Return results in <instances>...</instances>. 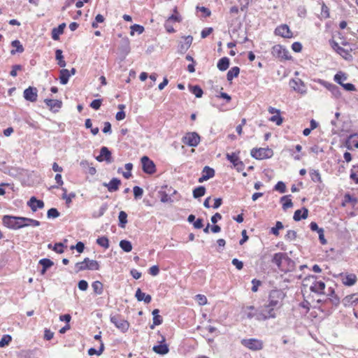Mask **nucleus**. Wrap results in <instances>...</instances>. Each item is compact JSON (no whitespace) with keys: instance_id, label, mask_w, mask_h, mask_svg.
<instances>
[{"instance_id":"obj_1","label":"nucleus","mask_w":358,"mask_h":358,"mask_svg":"<svg viewBox=\"0 0 358 358\" xmlns=\"http://www.w3.org/2000/svg\"><path fill=\"white\" fill-rule=\"evenodd\" d=\"M2 222L5 227L13 230L29 226V223H26V217H24L4 215L2 217Z\"/></svg>"},{"instance_id":"obj_50","label":"nucleus","mask_w":358,"mask_h":358,"mask_svg":"<svg viewBox=\"0 0 358 358\" xmlns=\"http://www.w3.org/2000/svg\"><path fill=\"white\" fill-rule=\"evenodd\" d=\"M143 31L144 27L143 26L135 24L131 27L130 34L133 36L134 35L135 32H137L138 34H141L143 32Z\"/></svg>"},{"instance_id":"obj_64","label":"nucleus","mask_w":358,"mask_h":358,"mask_svg":"<svg viewBox=\"0 0 358 358\" xmlns=\"http://www.w3.org/2000/svg\"><path fill=\"white\" fill-rule=\"evenodd\" d=\"M64 244L62 243H57L53 247V250L57 253L62 254L64 252Z\"/></svg>"},{"instance_id":"obj_59","label":"nucleus","mask_w":358,"mask_h":358,"mask_svg":"<svg viewBox=\"0 0 358 358\" xmlns=\"http://www.w3.org/2000/svg\"><path fill=\"white\" fill-rule=\"evenodd\" d=\"M269 120L275 122L277 125H280L282 123V118L279 114L274 115L269 118Z\"/></svg>"},{"instance_id":"obj_43","label":"nucleus","mask_w":358,"mask_h":358,"mask_svg":"<svg viewBox=\"0 0 358 358\" xmlns=\"http://www.w3.org/2000/svg\"><path fill=\"white\" fill-rule=\"evenodd\" d=\"M334 80L336 83L341 85L343 83V81L347 80V76L345 73L339 71L334 76Z\"/></svg>"},{"instance_id":"obj_46","label":"nucleus","mask_w":358,"mask_h":358,"mask_svg":"<svg viewBox=\"0 0 358 358\" xmlns=\"http://www.w3.org/2000/svg\"><path fill=\"white\" fill-rule=\"evenodd\" d=\"M96 243L106 249L109 248V241L106 236L98 238L96 239Z\"/></svg>"},{"instance_id":"obj_56","label":"nucleus","mask_w":358,"mask_h":358,"mask_svg":"<svg viewBox=\"0 0 358 358\" xmlns=\"http://www.w3.org/2000/svg\"><path fill=\"white\" fill-rule=\"evenodd\" d=\"M321 15L325 19L329 17V9L324 2L322 3Z\"/></svg>"},{"instance_id":"obj_34","label":"nucleus","mask_w":358,"mask_h":358,"mask_svg":"<svg viewBox=\"0 0 358 358\" xmlns=\"http://www.w3.org/2000/svg\"><path fill=\"white\" fill-rule=\"evenodd\" d=\"M290 195L283 196L280 199V201L282 203V209L286 210L287 208H292L293 206V203L292 200L289 199Z\"/></svg>"},{"instance_id":"obj_44","label":"nucleus","mask_w":358,"mask_h":358,"mask_svg":"<svg viewBox=\"0 0 358 358\" xmlns=\"http://www.w3.org/2000/svg\"><path fill=\"white\" fill-rule=\"evenodd\" d=\"M62 189L64 192L62 199H65L67 204L70 203L72 201V199L76 197V194L74 192H71L70 194H67V190L66 188L62 187Z\"/></svg>"},{"instance_id":"obj_45","label":"nucleus","mask_w":358,"mask_h":358,"mask_svg":"<svg viewBox=\"0 0 358 358\" xmlns=\"http://www.w3.org/2000/svg\"><path fill=\"white\" fill-rule=\"evenodd\" d=\"M104 350L103 343L101 342V345L99 350H96L95 348H91L88 350V355L90 356L96 355L98 356L101 355Z\"/></svg>"},{"instance_id":"obj_2","label":"nucleus","mask_w":358,"mask_h":358,"mask_svg":"<svg viewBox=\"0 0 358 358\" xmlns=\"http://www.w3.org/2000/svg\"><path fill=\"white\" fill-rule=\"evenodd\" d=\"M285 294L280 289H273L269 292L267 304L278 310L282 306Z\"/></svg>"},{"instance_id":"obj_55","label":"nucleus","mask_w":358,"mask_h":358,"mask_svg":"<svg viewBox=\"0 0 358 358\" xmlns=\"http://www.w3.org/2000/svg\"><path fill=\"white\" fill-rule=\"evenodd\" d=\"M59 216V213L57 209L52 208L48 210L47 217L48 218H57Z\"/></svg>"},{"instance_id":"obj_61","label":"nucleus","mask_w":358,"mask_h":358,"mask_svg":"<svg viewBox=\"0 0 358 358\" xmlns=\"http://www.w3.org/2000/svg\"><path fill=\"white\" fill-rule=\"evenodd\" d=\"M101 99H94L90 103V107L94 110H99L101 106Z\"/></svg>"},{"instance_id":"obj_36","label":"nucleus","mask_w":358,"mask_h":358,"mask_svg":"<svg viewBox=\"0 0 358 358\" xmlns=\"http://www.w3.org/2000/svg\"><path fill=\"white\" fill-rule=\"evenodd\" d=\"M189 91L195 95L196 98H201L203 96V90L199 85H189Z\"/></svg>"},{"instance_id":"obj_62","label":"nucleus","mask_w":358,"mask_h":358,"mask_svg":"<svg viewBox=\"0 0 358 358\" xmlns=\"http://www.w3.org/2000/svg\"><path fill=\"white\" fill-rule=\"evenodd\" d=\"M85 248V245L83 242H78L76 245L71 246V250L76 249L79 253L83 252Z\"/></svg>"},{"instance_id":"obj_7","label":"nucleus","mask_w":358,"mask_h":358,"mask_svg":"<svg viewBox=\"0 0 358 358\" xmlns=\"http://www.w3.org/2000/svg\"><path fill=\"white\" fill-rule=\"evenodd\" d=\"M313 281L310 286V290L318 294H324L325 283L322 281H317L314 276L310 277L308 279H306L304 282Z\"/></svg>"},{"instance_id":"obj_48","label":"nucleus","mask_w":358,"mask_h":358,"mask_svg":"<svg viewBox=\"0 0 358 358\" xmlns=\"http://www.w3.org/2000/svg\"><path fill=\"white\" fill-rule=\"evenodd\" d=\"M202 173L204 176H206L208 178V180L215 176L214 169L208 166H206L203 168Z\"/></svg>"},{"instance_id":"obj_20","label":"nucleus","mask_w":358,"mask_h":358,"mask_svg":"<svg viewBox=\"0 0 358 358\" xmlns=\"http://www.w3.org/2000/svg\"><path fill=\"white\" fill-rule=\"evenodd\" d=\"M27 205L32 211L36 212L37 209H41L44 207V202L42 200L37 199L35 196H32L27 202Z\"/></svg>"},{"instance_id":"obj_47","label":"nucleus","mask_w":358,"mask_h":358,"mask_svg":"<svg viewBox=\"0 0 358 358\" xmlns=\"http://www.w3.org/2000/svg\"><path fill=\"white\" fill-rule=\"evenodd\" d=\"M346 203H353L355 205L357 203V199L348 193L344 196V200L342 203V206H345Z\"/></svg>"},{"instance_id":"obj_4","label":"nucleus","mask_w":358,"mask_h":358,"mask_svg":"<svg viewBox=\"0 0 358 358\" xmlns=\"http://www.w3.org/2000/svg\"><path fill=\"white\" fill-rule=\"evenodd\" d=\"M250 155L259 160L268 159L273 156V150L268 148H253L250 151Z\"/></svg>"},{"instance_id":"obj_63","label":"nucleus","mask_w":358,"mask_h":358,"mask_svg":"<svg viewBox=\"0 0 358 358\" xmlns=\"http://www.w3.org/2000/svg\"><path fill=\"white\" fill-rule=\"evenodd\" d=\"M22 69V66L20 64H15L12 66V70L10 72V75L13 77L17 76V71H21Z\"/></svg>"},{"instance_id":"obj_49","label":"nucleus","mask_w":358,"mask_h":358,"mask_svg":"<svg viewBox=\"0 0 358 358\" xmlns=\"http://www.w3.org/2000/svg\"><path fill=\"white\" fill-rule=\"evenodd\" d=\"M11 341L12 337L10 335H3L0 340V348H3L6 345H8L11 342Z\"/></svg>"},{"instance_id":"obj_27","label":"nucleus","mask_w":358,"mask_h":358,"mask_svg":"<svg viewBox=\"0 0 358 358\" xmlns=\"http://www.w3.org/2000/svg\"><path fill=\"white\" fill-rule=\"evenodd\" d=\"M66 27V24L62 23L57 27L52 29V38L53 40L57 41L59 39V35L63 34L64 29Z\"/></svg>"},{"instance_id":"obj_10","label":"nucleus","mask_w":358,"mask_h":358,"mask_svg":"<svg viewBox=\"0 0 358 358\" xmlns=\"http://www.w3.org/2000/svg\"><path fill=\"white\" fill-rule=\"evenodd\" d=\"M271 54L273 57L280 59H289V51L280 45H275L273 47Z\"/></svg>"},{"instance_id":"obj_8","label":"nucleus","mask_w":358,"mask_h":358,"mask_svg":"<svg viewBox=\"0 0 358 358\" xmlns=\"http://www.w3.org/2000/svg\"><path fill=\"white\" fill-rule=\"evenodd\" d=\"M241 344L245 348L254 351L260 350L263 348V342L257 338L243 339Z\"/></svg>"},{"instance_id":"obj_28","label":"nucleus","mask_w":358,"mask_h":358,"mask_svg":"<svg viewBox=\"0 0 358 358\" xmlns=\"http://www.w3.org/2000/svg\"><path fill=\"white\" fill-rule=\"evenodd\" d=\"M71 76L70 72L66 69H62L59 71V80L62 85H66L68 83L69 77Z\"/></svg>"},{"instance_id":"obj_31","label":"nucleus","mask_w":358,"mask_h":358,"mask_svg":"<svg viewBox=\"0 0 358 358\" xmlns=\"http://www.w3.org/2000/svg\"><path fill=\"white\" fill-rule=\"evenodd\" d=\"M84 263L87 264V270L97 271L99 269V264L96 260L90 259L87 257L84 259Z\"/></svg>"},{"instance_id":"obj_53","label":"nucleus","mask_w":358,"mask_h":358,"mask_svg":"<svg viewBox=\"0 0 358 358\" xmlns=\"http://www.w3.org/2000/svg\"><path fill=\"white\" fill-rule=\"evenodd\" d=\"M39 264H41L45 269H48L50 268L54 264V263L50 259L44 258L39 261Z\"/></svg>"},{"instance_id":"obj_14","label":"nucleus","mask_w":358,"mask_h":358,"mask_svg":"<svg viewBox=\"0 0 358 358\" xmlns=\"http://www.w3.org/2000/svg\"><path fill=\"white\" fill-rule=\"evenodd\" d=\"M291 262L292 259L287 256L286 253L278 252L274 254L272 258V263L275 264L278 268H281L282 262Z\"/></svg>"},{"instance_id":"obj_19","label":"nucleus","mask_w":358,"mask_h":358,"mask_svg":"<svg viewBox=\"0 0 358 358\" xmlns=\"http://www.w3.org/2000/svg\"><path fill=\"white\" fill-rule=\"evenodd\" d=\"M193 41L191 36L184 37V42H180L178 45V52L180 54H184L190 47Z\"/></svg>"},{"instance_id":"obj_42","label":"nucleus","mask_w":358,"mask_h":358,"mask_svg":"<svg viewBox=\"0 0 358 358\" xmlns=\"http://www.w3.org/2000/svg\"><path fill=\"white\" fill-rule=\"evenodd\" d=\"M93 291L96 294H101L103 293V284L100 281H95L92 285Z\"/></svg>"},{"instance_id":"obj_18","label":"nucleus","mask_w":358,"mask_h":358,"mask_svg":"<svg viewBox=\"0 0 358 358\" xmlns=\"http://www.w3.org/2000/svg\"><path fill=\"white\" fill-rule=\"evenodd\" d=\"M275 34L283 38H291L292 33L287 24H282L275 29Z\"/></svg>"},{"instance_id":"obj_58","label":"nucleus","mask_w":358,"mask_h":358,"mask_svg":"<svg viewBox=\"0 0 358 358\" xmlns=\"http://www.w3.org/2000/svg\"><path fill=\"white\" fill-rule=\"evenodd\" d=\"M133 191L135 199H139L143 196V190L141 187L135 186L133 189Z\"/></svg>"},{"instance_id":"obj_6","label":"nucleus","mask_w":358,"mask_h":358,"mask_svg":"<svg viewBox=\"0 0 358 358\" xmlns=\"http://www.w3.org/2000/svg\"><path fill=\"white\" fill-rule=\"evenodd\" d=\"M200 140V136L196 132H188L182 137V142L189 147H196Z\"/></svg>"},{"instance_id":"obj_26","label":"nucleus","mask_w":358,"mask_h":358,"mask_svg":"<svg viewBox=\"0 0 358 358\" xmlns=\"http://www.w3.org/2000/svg\"><path fill=\"white\" fill-rule=\"evenodd\" d=\"M308 215V210L306 208H302V209L296 210L293 216V219L295 221H300L301 219L307 218Z\"/></svg>"},{"instance_id":"obj_54","label":"nucleus","mask_w":358,"mask_h":358,"mask_svg":"<svg viewBox=\"0 0 358 358\" xmlns=\"http://www.w3.org/2000/svg\"><path fill=\"white\" fill-rule=\"evenodd\" d=\"M274 189L280 193H285L286 192V185L283 182L279 181L275 185Z\"/></svg>"},{"instance_id":"obj_57","label":"nucleus","mask_w":358,"mask_h":358,"mask_svg":"<svg viewBox=\"0 0 358 358\" xmlns=\"http://www.w3.org/2000/svg\"><path fill=\"white\" fill-rule=\"evenodd\" d=\"M285 238L289 241H294L296 238V232L294 230H288Z\"/></svg>"},{"instance_id":"obj_21","label":"nucleus","mask_w":358,"mask_h":358,"mask_svg":"<svg viewBox=\"0 0 358 358\" xmlns=\"http://www.w3.org/2000/svg\"><path fill=\"white\" fill-rule=\"evenodd\" d=\"M120 184L121 180L120 179L113 178L108 183L103 182V185L106 187L109 192H113L118 190Z\"/></svg>"},{"instance_id":"obj_52","label":"nucleus","mask_w":358,"mask_h":358,"mask_svg":"<svg viewBox=\"0 0 358 358\" xmlns=\"http://www.w3.org/2000/svg\"><path fill=\"white\" fill-rule=\"evenodd\" d=\"M284 226L282 223L280 221H277L275 223V226L271 229V233H272L275 236L279 235V230L283 229Z\"/></svg>"},{"instance_id":"obj_24","label":"nucleus","mask_w":358,"mask_h":358,"mask_svg":"<svg viewBox=\"0 0 358 358\" xmlns=\"http://www.w3.org/2000/svg\"><path fill=\"white\" fill-rule=\"evenodd\" d=\"M357 280V278L354 273L345 274L343 278L342 282L346 286H352L354 285Z\"/></svg>"},{"instance_id":"obj_22","label":"nucleus","mask_w":358,"mask_h":358,"mask_svg":"<svg viewBox=\"0 0 358 358\" xmlns=\"http://www.w3.org/2000/svg\"><path fill=\"white\" fill-rule=\"evenodd\" d=\"M244 314L246 315L247 318L251 320L252 318H255L258 321V308H256L254 306H246L243 310Z\"/></svg>"},{"instance_id":"obj_30","label":"nucleus","mask_w":358,"mask_h":358,"mask_svg":"<svg viewBox=\"0 0 358 358\" xmlns=\"http://www.w3.org/2000/svg\"><path fill=\"white\" fill-rule=\"evenodd\" d=\"M229 64H230L229 59L227 57H224L218 61L217 66L220 71H226L229 68Z\"/></svg>"},{"instance_id":"obj_12","label":"nucleus","mask_w":358,"mask_h":358,"mask_svg":"<svg viewBox=\"0 0 358 358\" xmlns=\"http://www.w3.org/2000/svg\"><path fill=\"white\" fill-rule=\"evenodd\" d=\"M162 340L159 341V345H155L152 348V350L158 355H165L169 353V348L168 345L166 343V338L164 336L161 335Z\"/></svg>"},{"instance_id":"obj_35","label":"nucleus","mask_w":358,"mask_h":358,"mask_svg":"<svg viewBox=\"0 0 358 358\" xmlns=\"http://www.w3.org/2000/svg\"><path fill=\"white\" fill-rule=\"evenodd\" d=\"M11 45L15 48V50H12L10 51L11 55H15L16 52L22 53L24 52V48L22 45L21 43L18 40H15L12 41Z\"/></svg>"},{"instance_id":"obj_3","label":"nucleus","mask_w":358,"mask_h":358,"mask_svg":"<svg viewBox=\"0 0 358 358\" xmlns=\"http://www.w3.org/2000/svg\"><path fill=\"white\" fill-rule=\"evenodd\" d=\"M258 321H266L270 319H275L277 317L276 310L268 304L265 303L258 308Z\"/></svg>"},{"instance_id":"obj_5","label":"nucleus","mask_w":358,"mask_h":358,"mask_svg":"<svg viewBox=\"0 0 358 358\" xmlns=\"http://www.w3.org/2000/svg\"><path fill=\"white\" fill-rule=\"evenodd\" d=\"M110 322L122 332H126L129 327V323L120 315H110Z\"/></svg>"},{"instance_id":"obj_25","label":"nucleus","mask_w":358,"mask_h":358,"mask_svg":"<svg viewBox=\"0 0 358 358\" xmlns=\"http://www.w3.org/2000/svg\"><path fill=\"white\" fill-rule=\"evenodd\" d=\"M135 296L138 301H143L145 303H150L152 300V297L149 294H145V293L143 292L140 288H138Z\"/></svg>"},{"instance_id":"obj_33","label":"nucleus","mask_w":358,"mask_h":358,"mask_svg":"<svg viewBox=\"0 0 358 358\" xmlns=\"http://www.w3.org/2000/svg\"><path fill=\"white\" fill-rule=\"evenodd\" d=\"M240 73V69L238 66L232 67L227 74V79L228 81H231L234 78L238 77Z\"/></svg>"},{"instance_id":"obj_17","label":"nucleus","mask_w":358,"mask_h":358,"mask_svg":"<svg viewBox=\"0 0 358 358\" xmlns=\"http://www.w3.org/2000/svg\"><path fill=\"white\" fill-rule=\"evenodd\" d=\"M98 162L106 161L107 163L112 162L111 152L107 147H102L100 150V155L96 157Z\"/></svg>"},{"instance_id":"obj_37","label":"nucleus","mask_w":358,"mask_h":358,"mask_svg":"<svg viewBox=\"0 0 358 358\" xmlns=\"http://www.w3.org/2000/svg\"><path fill=\"white\" fill-rule=\"evenodd\" d=\"M355 136L356 134H351L348 137V139L346 141V146L348 149L351 150L352 146L358 148V140L354 139Z\"/></svg>"},{"instance_id":"obj_51","label":"nucleus","mask_w":358,"mask_h":358,"mask_svg":"<svg viewBox=\"0 0 358 358\" xmlns=\"http://www.w3.org/2000/svg\"><path fill=\"white\" fill-rule=\"evenodd\" d=\"M310 175L311 177V180L313 182H321V176L317 170H314V169L311 170L310 171Z\"/></svg>"},{"instance_id":"obj_23","label":"nucleus","mask_w":358,"mask_h":358,"mask_svg":"<svg viewBox=\"0 0 358 358\" xmlns=\"http://www.w3.org/2000/svg\"><path fill=\"white\" fill-rule=\"evenodd\" d=\"M45 104L50 108V110L57 111L62 108V102L57 99H45L44 100Z\"/></svg>"},{"instance_id":"obj_9","label":"nucleus","mask_w":358,"mask_h":358,"mask_svg":"<svg viewBox=\"0 0 358 358\" xmlns=\"http://www.w3.org/2000/svg\"><path fill=\"white\" fill-rule=\"evenodd\" d=\"M143 171L148 174H153L156 171L155 164L148 157L143 156L141 159Z\"/></svg>"},{"instance_id":"obj_29","label":"nucleus","mask_w":358,"mask_h":358,"mask_svg":"<svg viewBox=\"0 0 358 358\" xmlns=\"http://www.w3.org/2000/svg\"><path fill=\"white\" fill-rule=\"evenodd\" d=\"M159 310L158 309H155L152 310L153 315V324L150 326L151 329H154L155 326L159 325L162 323L163 320L161 315H159Z\"/></svg>"},{"instance_id":"obj_39","label":"nucleus","mask_w":358,"mask_h":358,"mask_svg":"<svg viewBox=\"0 0 358 358\" xmlns=\"http://www.w3.org/2000/svg\"><path fill=\"white\" fill-rule=\"evenodd\" d=\"M336 52L339 54L345 59L350 60L352 59V56L350 53V51L345 50L342 47L338 48Z\"/></svg>"},{"instance_id":"obj_40","label":"nucleus","mask_w":358,"mask_h":358,"mask_svg":"<svg viewBox=\"0 0 358 358\" xmlns=\"http://www.w3.org/2000/svg\"><path fill=\"white\" fill-rule=\"evenodd\" d=\"M120 247L126 252H129L132 250V245L131 242L127 240H122L120 242Z\"/></svg>"},{"instance_id":"obj_41","label":"nucleus","mask_w":358,"mask_h":358,"mask_svg":"<svg viewBox=\"0 0 358 358\" xmlns=\"http://www.w3.org/2000/svg\"><path fill=\"white\" fill-rule=\"evenodd\" d=\"M206 193V188L203 186H199L193 190V196L195 199L203 196Z\"/></svg>"},{"instance_id":"obj_60","label":"nucleus","mask_w":358,"mask_h":358,"mask_svg":"<svg viewBox=\"0 0 358 358\" xmlns=\"http://www.w3.org/2000/svg\"><path fill=\"white\" fill-rule=\"evenodd\" d=\"M331 89H330V92L331 94L336 98H338L341 96V92L339 87L334 85V86H331Z\"/></svg>"},{"instance_id":"obj_13","label":"nucleus","mask_w":358,"mask_h":358,"mask_svg":"<svg viewBox=\"0 0 358 358\" xmlns=\"http://www.w3.org/2000/svg\"><path fill=\"white\" fill-rule=\"evenodd\" d=\"M289 86L296 92L300 94H306V87L304 83L299 78L292 79L289 81Z\"/></svg>"},{"instance_id":"obj_38","label":"nucleus","mask_w":358,"mask_h":358,"mask_svg":"<svg viewBox=\"0 0 358 358\" xmlns=\"http://www.w3.org/2000/svg\"><path fill=\"white\" fill-rule=\"evenodd\" d=\"M119 226L121 228H124L127 223V214L124 211H120L118 216Z\"/></svg>"},{"instance_id":"obj_11","label":"nucleus","mask_w":358,"mask_h":358,"mask_svg":"<svg viewBox=\"0 0 358 358\" xmlns=\"http://www.w3.org/2000/svg\"><path fill=\"white\" fill-rule=\"evenodd\" d=\"M226 157L238 172L242 171L244 169L245 165L243 162L239 159V157L236 152H232L231 154L227 153Z\"/></svg>"},{"instance_id":"obj_16","label":"nucleus","mask_w":358,"mask_h":358,"mask_svg":"<svg viewBox=\"0 0 358 358\" xmlns=\"http://www.w3.org/2000/svg\"><path fill=\"white\" fill-rule=\"evenodd\" d=\"M324 294L328 296V299L324 300L325 303L329 301L335 306L339 305L340 298L335 294L334 288L329 287L327 292L324 291Z\"/></svg>"},{"instance_id":"obj_32","label":"nucleus","mask_w":358,"mask_h":358,"mask_svg":"<svg viewBox=\"0 0 358 358\" xmlns=\"http://www.w3.org/2000/svg\"><path fill=\"white\" fill-rule=\"evenodd\" d=\"M55 59L57 61V64L60 67H65L66 65V62L64 59V56L62 55V50L60 49H57L55 51Z\"/></svg>"},{"instance_id":"obj_15","label":"nucleus","mask_w":358,"mask_h":358,"mask_svg":"<svg viewBox=\"0 0 358 358\" xmlns=\"http://www.w3.org/2000/svg\"><path fill=\"white\" fill-rule=\"evenodd\" d=\"M38 90L36 87H29L23 92L24 98L29 101L35 102L38 97Z\"/></svg>"}]
</instances>
